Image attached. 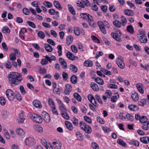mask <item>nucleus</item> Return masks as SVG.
<instances>
[{"label":"nucleus","mask_w":149,"mask_h":149,"mask_svg":"<svg viewBox=\"0 0 149 149\" xmlns=\"http://www.w3.org/2000/svg\"><path fill=\"white\" fill-rule=\"evenodd\" d=\"M45 48L47 52H52L53 48L50 45L48 44H45Z\"/></svg>","instance_id":"23"},{"label":"nucleus","mask_w":149,"mask_h":149,"mask_svg":"<svg viewBox=\"0 0 149 149\" xmlns=\"http://www.w3.org/2000/svg\"><path fill=\"white\" fill-rule=\"evenodd\" d=\"M37 35L40 38L42 39L44 38L45 35L44 33L41 31H39L37 33Z\"/></svg>","instance_id":"39"},{"label":"nucleus","mask_w":149,"mask_h":149,"mask_svg":"<svg viewBox=\"0 0 149 149\" xmlns=\"http://www.w3.org/2000/svg\"><path fill=\"white\" fill-rule=\"evenodd\" d=\"M102 129L104 132L107 133L111 131L110 128L107 127L102 126Z\"/></svg>","instance_id":"63"},{"label":"nucleus","mask_w":149,"mask_h":149,"mask_svg":"<svg viewBox=\"0 0 149 149\" xmlns=\"http://www.w3.org/2000/svg\"><path fill=\"white\" fill-rule=\"evenodd\" d=\"M19 89L22 95H24L26 94V91L23 86H21L19 87Z\"/></svg>","instance_id":"61"},{"label":"nucleus","mask_w":149,"mask_h":149,"mask_svg":"<svg viewBox=\"0 0 149 149\" xmlns=\"http://www.w3.org/2000/svg\"><path fill=\"white\" fill-rule=\"evenodd\" d=\"M31 118L33 121L38 123L42 122V119L40 116L38 114L33 113L31 115Z\"/></svg>","instance_id":"4"},{"label":"nucleus","mask_w":149,"mask_h":149,"mask_svg":"<svg viewBox=\"0 0 149 149\" xmlns=\"http://www.w3.org/2000/svg\"><path fill=\"white\" fill-rule=\"evenodd\" d=\"M70 80L71 82L74 84L76 83L77 81V76L73 75L70 77Z\"/></svg>","instance_id":"37"},{"label":"nucleus","mask_w":149,"mask_h":149,"mask_svg":"<svg viewBox=\"0 0 149 149\" xmlns=\"http://www.w3.org/2000/svg\"><path fill=\"white\" fill-rule=\"evenodd\" d=\"M80 16L84 19L86 20L88 18H89L90 15L88 13H82L80 14Z\"/></svg>","instance_id":"46"},{"label":"nucleus","mask_w":149,"mask_h":149,"mask_svg":"<svg viewBox=\"0 0 149 149\" xmlns=\"http://www.w3.org/2000/svg\"><path fill=\"white\" fill-rule=\"evenodd\" d=\"M65 125L67 128L70 130H72L73 129V126L72 123L68 121H65Z\"/></svg>","instance_id":"21"},{"label":"nucleus","mask_w":149,"mask_h":149,"mask_svg":"<svg viewBox=\"0 0 149 149\" xmlns=\"http://www.w3.org/2000/svg\"><path fill=\"white\" fill-rule=\"evenodd\" d=\"M54 5L56 8L59 10H61L62 8L60 3L58 1H54Z\"/></svg>","instance_id":"26"},{"label":"nucleus","mask_w":149,"mask_h":149,"mask_svg":"<svg viewBox=\"0 0 149 149\" xmlns=\"http://www.w3.org/2000/svg\"><path fill=\"white\" fill-rule=\"evenodd\" d=\"M42 115L44 120L47 123H49L50 121V117L49 114L43 111L42 112Z\"/></svg>","instance_id":"6"},{"label":"nucleus","mask_w":149,"mask_h":149,"mask_svg":"<svg viewBox=\"0 0 149 149\" xmlns=\"http://www.w3.org/2000/svg\"><path fill=\"white\" fill-rule=\"evenodd\" d=\"M6 94L9 100L13 101L15 98L14 93L10 89H7L6 91Z\"/></svg>","instance_id":"5"},{"label":"nucleus","mask_w":149,"mask_h":149,"mask_svg":"<svg viewBox=\"0 0 149 149\" xmlns=\"http://www.w3.org/2000/svg\"><path fill=\"white\" fill-rule=\"evenodd\" d=\"M91 146L94 149H99L98 145L95 142H93L91 143Z\"/></svg>","instance_id":"59"},{"label":"nucleus","mask_w":149,"mask_h":149,"mask_svg":"<svg viewBox=\"0 0 149 149\" xmlns=\"http://www.w3.org/2000/svg\"><path fill=\"white\" fill-rule=\"evenodd\" d=\"M35 140H25V143L26 145L32 146L35 144Z\"/></svg>","instance_id":"27"},{"label":"nucleus","mask_w":149,"mask_h":149,"mask_svg":"<svg viewBox=\"0 0 149 149\" xmlns=\"http://www.w3.org/2000/svg\"><path fill=\"white\" fill-rule=\"evenodd\" d=\"M79 125L81 128L83 130H84V129L86 127L87 125L86 123L84 122L83 121H81L79 123Z\"/></svg>","instance_id":"53"},{"label":"nucleus","mask_w":149,"mask_h":149,"mask_svg":"<svg viewBox=\"0 0 149 149\" xmlns=\"http://www.w3.org/2000/svg\"><path fill=\"white\" fill-rule=\"evenodd\" d=\"M97 24L102 33L104 34H106V31L104 27L106 26L107 28L109 27L110 25L108 22L106 21H104L103 22L99 21L98 22Z\"/></svg>","instance_id":"2"},{"label":"nucleus","mask_w":149,"mask_h":149,"mask_svg":"<svg viewBox=\"0 0 149 149\" xmlns=\"http://www.w3.org/2000/svg\"><path fill=\"white\" fill-rule=\"evenodd\" d=\"M117 143L123 147H126L127 145L123 140H117Z\"/></svg>","instance_id":"55"},{"label":"nucleus","mask_w":149,"mask_h":149,"mask_svg":"<svg viewBox=\"0 0 149 149\" xmlns=\"http://www.w3.org/2000/svg\"><path fill=\"white\" fill-rule=\"evenodd\" d=\"M84 63V65L86 67H91L93 65L92 61L90 60L85 61Z\"/></svg>","instance_id":"31"},{"label":"nucleus","mask_w":149,"mask_h":149,"mask_svg":"<svg viewBox=\"0 0 149 149\" xmlns=\"http://www.w3.org/2000/svg\"><path fill=\"white\" fill-rule=\"evenodd\" d=\"M121 21L122 24L123 26H124L127 24V20L126 18L124 16H122L121 17Z\"/></svg>","instance_id":"42"},{"label":"nucleus","mask_w":149,"mask_h":149,"mask_svg":"<svg viewBox=\"0 0 149 149\" xmlns=\"http://www.w3.org/2000/svg\"><path fill=\"white\" fill-rule=\"evenodd\" d=\"M33 104L35 107L40 109L42 107V105L40 102L37 100H34L33 102Z\"/></svg>","instance_id":"14"},{"label":"nucleus","mask_w":149,"mask_h":149,"mask_svg":"<svg viewBox=\"0 0 149 149\" xmlns=\"http://www.w3.org/2000/svg\"><path fill=\"white\" fill-rule=\"evenodd\" d=\"M64 104L60 105L59 106V110L61 112V115L65 119L67 120L69 119L70 117L68 115L67 111L65 108L64 107Z\"/></svg>","instance_id":"3"},{"label":"nucleus","mask_w":149,"mask_h":149,"mask_svg":"<svg viewBox=\"0 0 149 149\" xmlns=\"http://www.w3.org/2000/svg\"><path fill=\"white\" fill-rule=\"evenodd\" d=\"M92 78L94 79L95 81L100 85H102L104 83V81L103 79L100 77H97L96 78L95 77H93Z\"/></svg>","instance_id":"17"},{"label":"nucleus","mask_w":149,"mask_h":149,"mask_svg":"<svg viewBox=\"0 0 149 149\" xmlns=\"http://www.w3.org/2000/svg\"><path fill=\"white\" fill-rule=\"evenodd\" d=\"M41 143L47 149H53V148L49 143L46 141V140H41Z\"/></svg>","instance_id":"11"},{"label":"nucleus","mask_w":149,"mask_h":149,"mask_svg":"<svg viewBox=\"0 0 149 149\" xmlns=\"http://www.w3.org/2000/svg\"><path fill=\"white\" fill-rule=\"evenodd\" d=\"M72 91V86L69 84H67L65 85V88L64 91V93L67 95H68Z\"/></svg>","instance_id":"10"},{"label":"nucleus","mask_w":149,"mask_h":149,"mask_svg":"<svg viewBox=\"0 0 149 149\" xmlns=\"http://www.w3.org/2000/svg\"><path fill=\"white\" fill-rule=\"evenodd\" d=\"M84 130L87 133L90 134L92 132L91 127L88 125H87Z\"/></svg>","instance_id":"29"},{"label":"nucleus","mask_w":149,"mask_h":149,"mask_svg":"<svg viewBox=\"0 0 149 149\" xmlns=\"http://www.w3.org/2000/svg\"><path fill=\"white\" fill-rule=\"evenodd\" d=\"M40 4V3L37 1H35L31 3V5L32 6L36 7V8L39 6L38 5Z\"/></svg>","instance_id":"60"},{"label":"nucleus","mask_w":149,"mask_h":149,"mask_svg":"<svg viewBox=\"0 0 149 149\" xmlns=\"http://www.w3.org/2000/svg\"><path fill=\"white\" fill-rule=\"evenodd\" d=\"M70 69L72 70L74 72H76L77 71V68L73 64H70Z\"/></svg>","instance_id":"47"},{"label":"nucleus","mask_w":149,"mask_h":149,"mask_svg":"<svg viewBox=\"0 0 149 149\" xmlns=\"http://www.w3.org/2000/svg\"><path fill=\"white\" fill-rule=\"evenodd\" d=\"M48 100V103L51 108H54L55 107V104L52 99L50 98H49Z\"/></svg>","instance_id":"34"},{"label":"nucleus","mask_w":149,"mask_h":149,"mask_svg":"<svg viewBox=\"0 0 149 149\" xmlns=\"http://www.w3.org/2000/svg\"><path fill=\"white\" fill-rule=\"evenodd\" d=\"M6 67L8 69H10L12 68V65L10 62L7 61L5 63Z\"/></svg>","instance_id":"54"},{"label":"nucleus","mask_w":149,"mask_h":149,"mask_svg":"<svg viewBox=\"0 0 149 149\" xmlns=\"http://www.w3.org/2000/svg\"><path fill=\"white\" fill-rule=\"evenodd\" d=\"M116 63L120 68L122 69L124 68L125 64L123 60L121 58H119L117 60Z\"/></svg>","instance_id":"7"},{"label":"nucleus","mask_w":149,"mask_h":149,"mask_svg":"<svg viewBox=\"0 0 149 149\" xmlns=\"http://www.w3.org/2000/svg\"><path fill=\"white\" fill-rule=\"evenodd\" d=\"M127 4L130 6L132 8L135 9V7L134 5L130 1H128L127 2Z\"/></svg>","instance_id":"62"},{"label":"nucleus","mask_w":149,"mask_h":149,"mask_svg":"<svg viewBox=\"0 0 149 149\" xmlns=\"http://www.w3.org/2000/svg\"><path fill=\"white\" fill-rule=\"evenodd\" d=\"M43 4L46 7L48 8L52 7V4L50 2L47 1H45L44 2Z\"/></svg>","instance_id":"50"},{"label":"nucleus","mask_w":149,"mask_h":149,"mask_svg":"<svg viewBox=\"0 0 149 149\" xmlns=\"http://www.w3.org/2000/svg\"><path fill=\"white\" fill-rule=\"evenodd\" d=\"M59 60L60 63L63 66V68L64 69L66 68L67 67V63L64 59L61 57H60L59 58Z\"/></svg>","instance_id":"22"},{"label":"nucleus","mask_w":149,"mask_h":149,"mask_svg":"<svg viewBox=\"0 0 149 149\" xmlns=\"http://www.w3.org/2000/svg\"><path fill=\"white\" fill-rule=\"evenodd\" d=\"M128 109L131 111H135L139 109V107L135 105L129 104L128 106Z\"/></svg>","instance_id":"13"},{"label":"nucleus","mask_w":149,"mask_h":149,"mask_svg":"<svg viewBox=\"0 0 149 149\" xmlns=\"http://www.w3.org/2000/svg\"><path fill=\"white\" fill-rule=\"evenodd\" d=\"M74 31L75 34L79 36V35L80 33L79 28L78 27H74Z\"/></svg>","instance_id":"49"},{"label":"nucleus","mask_w":149,"mask_h":149,"mask_svg":"<svg viewBox=\"0 0 149 149\" xmlns=\"http://www.w3.org/2000/svg\"><path fill=\"white\" fill-rule=\"evenodd\" d=\"M107 86L111 88L116 89L118 88V86L115 84H109Z\"/></svg>","instance_id":"58"},{"label":"nucleus","mask_w":149,"mask_h":149,"mask_svg":"<svg viewBox=\"0 0 149 149\" xmlns=\"http://www.w3.org/2000/svg\"><path fill=\"white\" fill-rule=\"evenodd\" d=\"M111 35L113 38L115 39L116 40L119 42L121 41V40L120 38L117 36L118 34L116 33L112 32L111 33Z\"/></svg>","instance_id":"25"},{"label":"nucleus","mask_w":149,"mask_h":149,"mask_svg":"<svg viewBox=\"0 0 149 149\" xmlns=\"http://www.w3.org/2000/svg\"><path fill=\"white\" fill-rule=\"evenodd\" d=\"M88 99L89 101L92 103L95 107H97V104L96 102L94 97L91 94H89L88 96Z\"/></svg>","instance_id":"8"},{"label":"nucleus","mask_w":149,"mask_h":149,"mask_svg":"<svg viewBox=\"0 0 149 149\" xmlns=\"http://www.w3.org/2000/svg\"><path fill=\"white\" fill-rule=\"evenodd\" d=\"M53 143L55 149H61L62 147V144L59 140L53 142Z\"/></svg>","instance_id":"12"},{"label":"nucleus","mask_w":149,"mask_h":149,"mask_svg":"<svg viewBox=\"0 0 149 149\" xmlns=\"http://www.w3.org/2000/svg\"><path fill=\"white\" fill-rule=\"evenodd\" d=\"M143 124L142 128L145 130H149V121H146Z\"/></svg>","instance_id":"28"},{"label":"nucleus","mask_w":149,"mask_h":149,"mask_svg":"<svg viewBox=\"0 0 149 149\" xmlns=\"http://www.w3.org/2000/svg\"><path fill=\"white\" fill-rule=\"evenodd\" d=\"M126 117L130 121H132L134 119V117L129 113L126 114Z\"/></svg>","instance_id":"51"},{"label":"nucleus","mask_w":149,"mask_h":149,"mask_svg":"<svg viewBox=\"0 0 149 149\" xmlns=\"http://www.w3.org/2000/svg\"><path fill=\"white\" fill-rule=\"evenodd\" d=\"M23 111H21L20 112L19 114V117L17 119L18 122L19 123H24V120H25V118H23L24 114Z\"/></svg>","instance_id":"9"},{"label":"nucleus","mask_w":149,"mask_h":149,"mask_svg":"<svg viewBox=\"0 0 149 149\" xmlns=\"http://www.w3.org/2000/svg\"><path fill=\"white\" fill-rule=\"evenodd\" d=\"M17 133V134L20 135H23L25 134L24 131L21 128H18L16 130Z\"/></svg>","instance_id":"33"},{"label":"nucleus","mask_w":149,"mask_h":149,"mask_svg":"<svg viewBox=\"0 0 149 149\" xmlns=\"http://www.w3.org/2000/svg\"><path fill=\"white\" fill-rule=\"evenodd\" d=\"M76 134V136L78 138V139L79 140H82L83 139L82 135L80 132H77Z\"/></svg>","instance_id":"57"},{"label":"nucleus","mask_w":149,"mask_h":149,"mask_svg":"<svg viewBox=\"0 0 149 149\" xmlns=\"http://www.w3.org/2000/svg\"><path fill=\"white\" fill-rule=\"evenodd\" d=\"M130 141L128 142L130 144L134 146H139V142L137 140H129Z\"/></svg>","instance_id":"35"},{"label":"nucleus","mask_w":149,"mask_h":149,"mask_svg":"<svg viewBox=\"0 0 149 149\" xmlns=\"http://www.w3.org/2000/svg\"><path fill=\"white\" fill-rule=\"evenodd\" d=\"M131 97L134 101L136 102L139 99L138 95L134 91L132 93Z\"/></svg>","instance_id":"20"},{"label":"nucleus","mask_w":149,"mask_h":149,"mask_svg":"<svg viewBox=\"0 0 149 149\" xmlns=\"http://www.w3.org/2000/svg\"><path fill=\"white\" fill-rule=\"evenodd\" d=\"M147 120V118L146 117L144 116H141L139 119L140 122L141 123H144Z\"/></svg>","instance_id":"44"},{"label":"nucleus","mask_w":149,"mask_h":149,"mask_svg":"<svg viewBox=\"0 0 149 149\" xmlns=\"http://www.w3.org/2000/svg\"><path fill=\"white\" fill-rule=\"evenodd\" d=\"M66 56L68 59L71 60H74L76 57L77 58V56H75L70 52H68L66 54Z\"/></svg>","instance_id":"16"},{"label":"nucleus","mask_w":149,"mask_h":149,"mask_svg":"<svg viewBox=\"0 0 149 149\" xmlns=\"http://www.w3.org/2000/svg\"><path fill=\"white\" fill-rule=\"evenodd\" d=\"M124 13L126 15L130 16H132L134 15L133 12L129 9H125L124 10Z\"/></svg>","instance_id":"19"},{"label":"nucleus","mask_w":149,"mask_h":149,"mask_svg":"<svg viewBox=\"0 0 149 149\" xmlns=\"http://www.w3.org/2000/svg\"><path fill=\"white\" fill-rule=\"evenodd\" d=\"M35 130L37 132L42 133L43 132L42 128L40 125H36L34 126Z\"/></svg>","instance_id":"24"},{"label":"nucleus","mask_w":149,"mask_h":149,"mask_svg":"<svg viewBox=\"0 0 149 149\" xmlns=\"http://www.w3.org/2000/svg\"><path fill=\"white\" fill-rule=\"evenodd\" d=\"M127 31L130 33L132 34L134 33V30L132 26L131 25H128L127 28Z\"/></svg>","instance_id":"38"},{"label":"nucleus","mask_w":149,"mask_h":149,"mask_svg":"<svg viewBox=\"0 0 149 149\" xmlns=\"http://www.w3.org/2000/svg\"><path fill=\"white\" fill-rule=\"evenodd\" d=\"M140 41L143 43H146L147 41V37L146 36L139 38Z\"/></svg>","instance_id":"48"},{"label":"nucleus","mask_w":149,"mask_h":149,"mask_svg":"<svg viewBox=\"0 0 149 149\" xmlns=\"http://www.w3.org/2000/svg\"><path fill=\"white\" fill-rule=\"evenodd\" d=\"M73 40V38L71 36H69L66 39V43L69 45L72 42Z\"/></svg>","instance_id":"36"},{"label":"nucleus","mask_w":149,"mask_h":149,"mask_svg":"<svg viewBox=\"0 0 149 149\" xmlns=\"http://www.w3.org/2000/svg\"><path fill=\"white\" fill-rule=\"evenodd\" d=\"M68 6L70 13L73 15H75L76 14V12L73 7L70 5H68Z\"/></svg>","instance_id":"32"},{"label":"nucleus","mask_w":149,"mask_h":149,"mask_svg":"<svg viewBox=\"0 0 149 149\" xmlns=\"http://www.w3.org/2000/svg\"><path fill=\"white\" fill-rule=\"evenodd\" d=\"M74 97L78 101L81 102V96L77 93H75L74 94Z\"/></svg>","instance_id":"41"},{"label":"nucleus","mask_w":149,"mask_h":149,"mask_svg":"<svg viewBox=\"0 0 149 149\" xmlns=\"http://www.w3.org/2000/svg\"><path fill=\"white\" fill-rule=\"evenodd\" d=\"M113 24L117 28L120 27L121 26V22L118 20L114 21L113 22Z\"/></svg>","instance_id":"40"},{"label":"nucleus","mask_w":149,"mask_h":149,"mask_svg":"<svg viewBox=\"0 0 149 149\" xmlns=\"http://www.w3.org/2000/svg\"><path fill=\"white\" fill-rule=\"evenodd\" d=\"M6 100L3 97H0V104L2 106L6 104Z\"/></svg>","instance_id":"52"},{"label":"nucleus","mask_w":149,"mask_h":149,"mask_svg":"<svg viewBox=\"0 0 149 149\" xmlns=\"http://www.w3.org/2000/svg\"><path fill=\"white\" fill-rule=\"evenodd\" d=\"M10 59L12 61L15 60L16 59V56L14 53H11L9 55Z\"/></svg>","instance_id":"43"},{"label":"nucleus","mask_w":149,"mask_h":149,"mask_svg":"<svg viewBox=\"0 0 149 149\" xmlns=\"http://www.w3.org/2000/svg\"><path fill=\"white\" fill-rule=\"evenodd\" d=\"M45 57L47 59L49 62H51L52 61V60L55 61L56 60V58L55 56L53 55H52L50 57L48 56L47 55L45 56Z\"/></svg>","instance_id":"30"},{"label":"nucleus","mask_w":149,"mask_h":149,"mask_svg":"<svg viewBox=\"0 0 149 149\" xmlns=\"http://www.w3.org/2000/svg\"><path fill=\"white\" fill-rule=\"evenodd\" d=\"M2 31L4 33H9L10 32V29L7 26H5L3 27L2 29Z\"/></svg>","instance_id":"45"},{"label":"nucleus","mask_w":149,"mask_h":149,"mask_svg":"<svg viewBox=\"0 0 149 149\" xmlns=\"http://www.w3.org/2000/svg\"><path fill=\"white\" fill-rule=\"evenodd\" d=\"M91 86L92 89L95 91H98L99 90L98 86L94 82H92L91 84Z\"/></svg>","instance_id":"18"},{"label":"nucleus","mask_w":149,"mask_h":149,"mask_svg":"<svg viewBox=\"0 0 149 149\" xmlns=\"http://www.w3.org/2000/svg\"><path fill=\"white\" fill-rule=\"evenodd\" d=\"M136 86L139 92L141 94H143L144 91L142 88L143 84L141 83H139L136 84Z\"/></svg>","instance_id":"15"},{"label":"nucleus","mask_w":149,"mask_h":149,"mask_svg":"<svg viewBox=\"0 0 149 149\" xmlns=\"http://www.w3.org/2000/svg\"><path fill=\"white\" fill-rule=\"evenodd\" d=\"M71 48L72 49V51L75 53H77V49L75 45H72L71 46Z\"/></svg>","instance_id":"64"},{"label":"nucleus","mask_w":149,"mask_h":149,"mask_svg":"<svg viewBox=\"0 0 149 149\" xmlns=\"http://www.w3.org/2000/svg\"><path fill=\"white\" fill-rule=\"evenodd\" d=\"M9 81L11 84L13 86L17 85L22 80L21 75L19 73L14 72H10L8 75Z\"/></svg>","instance_id":"1"},{"label":"nucleus","mask_w":149,"mask_h":149,"mask_svg":"<svg viewBox=\"0 0 149 149\" xmlns=\"http://www.w3.org/2000/svg\"><path fill=\"white\" fill-rule=\"evenodd\" d=\"M48 60L45 58H43L41 61L40 63L42 65H47L48 63Z\"/></svg>","instance_id":"56"}]
</instances>
